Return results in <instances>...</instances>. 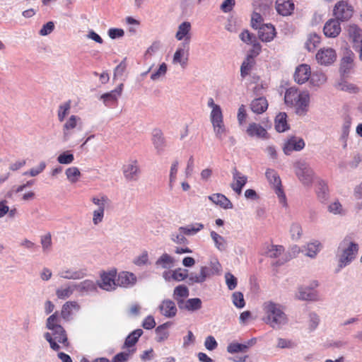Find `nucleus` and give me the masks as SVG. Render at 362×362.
I'll list each match as a JSON object with an SVG mask.
<instances>
[{
	"label": "nucleus",
	"mask_w": 362,
	"mask_h": 362,
	"mask_svg": "<svg viewBox=\"0 0 362 362\" xmlns=\"http://www.w3.org/2000/svg\"><path fill=\"white\" fill-rule=\"evenodd\" d=\"M45 327L50 332H45L43 337L49 344L50 348L52 350L59 351L60 349L59 344H62L65 347L69 346L66 332L60 325V320L57 312H55L47 319Z\"/></svg>",
	"instance_id": "1"
},
{
	"label": "nucleus",
	"mask_w": 362,
	"mask_h": 362,
	"mask_svg": "<svg viewBox=\"0 0 362 362\" xmlns=\"http://www.w3.org/2000/svg\"><path fill=\"white\" fill-rule=\"evenodd\" d=\"M262 310L263 321L272 329H280L288 325L289 320L281 304L267 300L262 304Z\"/></svg>",
	"instance_id": "2"
},
{
	"label": "nucleus",
	"mask_w": 362,
	"mask_h": 362,
	"mask_svg": "<svg viewBox=\"0 0 362 362\" xmlns=\"http://www.w3.org/2000/svg\"><path fill=\"white\" fill-rule=\"evenodd\" d=\"M284 100L287 105L296 108L298 115H304L308 111L310 94L308 91H299L291 87L286 90Z\"/></svg>",
	"instance_id": "3"
},
{
	"label": "nucleus",
	"mask_w": 362,
	"mask_h": 362,
	"mask_svg": "<svg viewBox=\"0 0 362 362\" xmlns=\"http://www.w3.org/2000/svg\"><path fill=\"white\" fill-rule=\"evenodd\" d=\"M358 245L352 241L350 238H345L339 244L338 247V269L350 264L356 257L358 252Z\"/></svg>",
	"instance_id": "4"
},
{
	"label": "nucleus",
	"mask_w": 362,
	"mask_h": 362,
	"mask_svg": "<svg viewBox=\"0 0 362 362\" xmlns=\"http://www.w3.org/2000/svg\"><path fill=\"white\" fill-rule=\"evenodd\" d=\"M207 105L211 108L209 118L215 136L221 140L226 132L222 109L219 105L214 103L212 98L208 99Z\"/></svg>",
	"instance_id": "5"
},
{
	"label": "nucleus",
	"mask_w": 362,
	"mask_h": 362,
	"mask_svg": "<svg viewBox=\"0 0 362 362\" xmlns=\"http://www.w3.org/2000/svg\"><path fill=\"white\" fill-rule=\"evenodd\" d=\"M294 170L296 177L303 186L312 185L315 173L308 163L303 160L297 161L294 163Z\"/></svg>",
	"instance_id": "6"
},
{
	"label": "nucleus",
	"mask_w": 362,
	"mask_h": 362,
	"mask_svg": "<svg viewBox=\"0 0 362 362\" xmlns=\"http://www.w3.org/2000/svg\"><path fill=\"white\" fill-rule=\"evenodd\" d=\"M83 127V122L80 117L71 115L63 124V140L69 141L72 139L76 132L82 131Z\"/></svg>",
	"instance_id": "7"
},
{
	"label": "nucleus",
	"mask_w": 362,
	"mask_h": 362,
	"mask_svg": "<svg viewBox=\"0 0 362 362\" xmlns=\"http://www.w3.org/2000/svg\"><path fill=\"white\" fill-rule=\"evenodd\" d=\"M267 181L274 189L279 202L284 206L286 205V195L281 188V181L278 173L273 169H267L265 173Z\"/></svg>",
	"instance_id": "8"
},
{
	"label": "nucleus",
	"mask_w": 362,
	"mask_h": 362,
	"mask_svg": "<svg viewBox=\"0 0 362 362\" xmlns=\"http://www.w3.org/2000/svg\"><path fill=\"white\" fill-rule=\"evenodd\" d=\"M354 13L352 6L349 5L346 1L337 2L333 9V14L335 19L340 21H346L350 19Z\"/></svg>",
	"instance_id": "9"
},
{
	"label": "nucleus",
	"mask_w": 362,
	"mask_h": 362,
	"mask_svg": "<svg viewBox=\"0 0 362 362\" xmlns=\"http://www.w3.org/2000/svg\"><path fill=\"white\" fill-rule=\"evenodd\" d=\"M117 272L115 269L108 272H103L100 274V280L98 281L97 285L107 291H111L117 287Z\"/></svg>",
	"instance_id": "10"
},
{
	"label": "nucleus",
	"mask_w": 362,
	"mask_h": 362,
	"mask_svg": "<svg viewBox=\"0 0 362 362\" xmlns=\"http://www.w3.org/2000/svg\"><path fill=\"white\" fill-rule=\"evenodd\" d=\"M189 60V46L180 45L175 52L172 60L174 65H180L182 69L187 66Z\"/></svg>",
	"instance_id": "11"
},
{
	"label": "nucleus",
	"mask_w": 362,
	"mask_h": 362,
	"mask_svg": "<svg viewBox=\"0 0 362 362\" xmlns=\"http://www.w3.org/2000/svg\"><path fill=\"white\" fill-rule=\"evenodd\" d=\"M315 58L320 64L329 66L335 62L337 54L332 48H322L317 52Z\"/></svg>",
	"instance_id": "12"
},
{
	"label": "nucleus",
	"mask_w": 362,
	"mask_h": 362,
	"mask_svg": "<svg viewBox=\"0 0 362 362\" xmlns=\"http://www.w3.org/2000/svg\"><path fill=\"white\" fill-rule=\"evenodd\" d=\"M191 30L192 25L188 21H184L178 25L175 38L178 41H183L182 45L189 46L192 37Z\"/></svg>",
	"instance_id": "13"
},
{
	"label": "nucleus",
	"mask_w": 362,
	"mask_h": 362,
	"mask_svg": "<svg viewBox=\"0 0 362 362\" xmlns=\"http://www.w3.org/2000/svg\"><path fill=\"white\" fill-rule=\"evenodd\" d=\"M123 174L128 181H135L139 178L140 168L136 160H130L123 166Z\"/></svg>",
	"instance_id": "14"
},
{
	"label": "nucleus",
	"mask_w": 362,
	"mask_h": 362,
	"mask_svg": "<svg viewBox=\"0 0 362 362\" xmlns=\"http://www.w3.org/2000/svg\"><path fill=\"white\" fill-rule=\"evenodd\" d=\"M233 182L230 183V187L233 190L240 195L243 187L247 182V177L239 172L236 168L232 170Z\"/></svg>",
	"instance_id": "15"
},
{
	"label": "nucleus",
	"mask_w": 362,
	"mask_h": 362,
	"mask_svg": "<svg viewBox=\"0 0 362 362\" xmlns=\"http://www.w3.org/2000/svg\"><path fill=\"white\" fill-rule=\"evenodd\" d=\"M151 142L158 154L162 153L165 147L166 141L163 133L159 129H154L151 133Z\"/></svg>",
	"instance_id": "16"
},
{
	"label": "nucleus",
	"mask_w": 362,
	"mask_h": 362,
	"mask_svg": "<svg viewBox=\"0 0 362 362\" xmlns=\"http://www.w3.org/2000/svg\"><path fill=\"white\" fill-rule=\"evenodd\" d=\"M59 276L65 279L79 280L86 276V269L64 268L59 272Z\"/></svg>",
	"instance_id": "17"
},
{
	"label": "nucleus",
	"mask_w": 362,
	"mask_h": 362,
	"mask_svg": "<svg viewBox=\"0 0 362 362\" xmlns=\"http://www.w3.org/2000/svg\"><path fill=\"white\" fill-rule=\"evenodd\" d=\"M305 147V142L303 139L292 136L284 144L283 151L285 154L289 155L293 151H300Z\"/></svg>",
	"instance_id": "18"
},
{
	"label": "nucleus",
	"mask_w": 362,
	"mask_h": 362,
	"mask_svg": "<svg viewBox=\"0 0 362 362\" xmlns=\"http://www.w3.org/2000/svg\"><path fill=\"white\" fill-rule=\"evenodd\" d=\"M310 67L308 64H300L296 67L293 77L298 84H303L310 78Z\"/></svg>",
	"instance_id": "19"
},
{
	"label": "nucleus",
	"mask_w": 362,
	"mask_h": 362,
	"mask_svg": "<svg viewBox=\"0 0 362 362\" xmlns=\"http://www.w3.org/2000/svg\"><path fill=\"white\" fill-rule=\"evenodd\" d=\"M246 133L249 136L266 139L268 138L267 130L259 124L251 122L249 124Z\"/></svg>",
	"instance_id": "20"
},
{
	"label": "nucleus",
	"mask_w": 362,
	"mask_h": 362,
	"mask_svg": "<svg viewBox=\"0 0 362 362\" xmlns=\"http://www.w3.org/2000/svg\"><path fill=\"white\" fill-rule=\"evenodd\" d=\"M259 38L262 42H271L276 35V30L272 24H264L258 28Z\"/></svg>",
	"instance_id": "21"
},
{
	"label": "nucleus",
	"mask_w": 362,
	"mask_h": 362,
	"mask_svg": "<svg viewBox=\"0 0 362 362\" xmlns=\"http://www.w3.org/2000/svg\"><path fill=\"white\" fill-rule=\"evenodd\" d=\"M324 34L328 37H336L341 32V25L337 19H329L324 25Z\"/></svg>",
	"instance_id": "22"
},
{
	"label": "nucleus",
	"mask_w": 362,
	"mask_h": 362,
	"mask_svg": "<svg viewBox=\"0 0 362 362\" xmlns=\"http://www.w3.org/2000/svg\"><path fill=\"white\" fill-rule=\"evenodd\" d=\"M322 249V244L317 240H312L307 243L303 249V252H305V255L310 258H315L317 254Z\"/></svg>",
	"instance_id": "23"
},
{
	"label": "nucleus",
	"mask_w": 362,
	"mask_h": 362,
	"mask_svg": "<svg viewBox=\"0 0 362 362\" xmlns=\"http://www.w3.org/2000/svg\"><path fill=\"white\" fill-rule=\"evenodd\" d=\"M211 276L209 267L202 266L200 267L199 272H191L189 274V281L191 284H202L204 282L208 277Z\"/></svg>",
	"instance_id": "24"
},
{
	"label": "nucleus",
	"mask_w": 362,
	"mask_h": 362,
	"mask_svg": "<svg viewBox=\"0 0 362 362\" xmlns=\"http://www.w3.org/2000/svg\"><path fill=\"white\" fill-rule=\"evenodd\" d=\"M295 6L292 0H276V9L278 13L283 16H290Z\"/></svg>",
	"instance_id": "25"
},
{
	"label": "nucleus",
	"mask_w": 362,
	"mask_h": 362,
	"mask_svg": "<svg viewBox=\"0 0 362 362\" xmlns=\"http://www.w3.org/2000/svg\"><path fill=\"white\" fill-rule=\"evenodd\" d=\"M160 313L166 317L172 318L177 314L175 303L169 299L164 300L159 305Z\"/></svg>",
	"instance_id": "26"
},
{
	"label": "nucleus",
	"mask_w": 362,
	"mask_h": 362,
	"mask_svg": "<svg viewBox=\"0 0 362 362\" xmlns=\"http://www.w3.org/2000/svg\"><path fill=\"white\" fill-rule=\"evenodd\" d=\"M136 282V276L131 272H122L119 274L117 279V286L129 287Z\"/></svg>",
	"instance_id": "27"
},
{
	"label": "nucleus",
	"mask_w": 362,
	"mask_h": 362,
	"mask_svg": "<svg viewBox=\"0 0 362 362\" xmlns=\"http://www.w3.org/2000/svg\"><path fill=\"white\" fill-rule=\"evenodd\" d=\"M74 284L76 290L78 291L81 296L88 295L97 290V284L90 279H86L79 283H74Z\"/></svg>",
	"instance_id": "28"
},
{
	"label": "nucleus",
	"mask_w": 362,
	"mask_h": 362,
	"mask_svg": "<svg viewBox=\"0 0 362 362\" xmlns=\"http://www.w3.org/2000/svg\"><path fill=\"white\" fill-rule=\"evenodd\" d=\"M296 298L301 300H315L317 294L309 287L300 286L295 294Z\"/></svg>",
	"instance_id": "29"
},
{
	"label": "nucleus",
	"mask_w": 362,
	"mask_h": 362,
	"mask_svg": "<svg viewBox=\"0 0 362 362\" xmlns=\"http://www.w3.org/2000/svg\"><path fill=\"white\" fill-rule=\"evenodd\" d=\"M74 291H76L74 283L69 282L59 287L56 290V296L59 299L65 300L71 297Z\"/></svg>",
	"instance_id": "30"
},
{
	"label": "nucleus",
	"mask_w": 362,
	"mask_h": 362,
	"mask_svg": "<svg viewBox=\"0 0 362 362\" xmlns=\"http://www.w3.org/2000/svg\"><path fill=\"white\" fill-rule=\"evenodd\" d=\"M209 199L215 204L218 205L225 209H230L233 208V204L223 194H214L209 197Z\"/></svg>",
	"instance_id": "31"
},
{
	"label": "nucleus",
	"mask_w": 362,
	"mask_h": 362,
	"mask_svg": "<svg viewBox=\"0 0 362 362\" xmlns=\"http://www.w3.org/2000/svg\"><path fill=\"white\" fill-rule=\"evenodd\" d=\"M189 293V289L185 285H179L175 288L173 298L177 301L179 308L184 303L185 298L188 297Z\"/></svg>",
	"instance_id": "32"
},
{
	"label": "nucleus",
	"mask_w": 362,
	"mask_h": 362,
	"mask_svg": "<svg viewBox=\"0 0 362 362\" xmlns=\"http://www.w3.org/2000/svg\"><path fill=\"white\" fill-rule=\"evenodd\" d=\"M268 103L265 98L259 97L254 99L250 103L251 110L256 114H262L267 110Z\"/></svg>",
	"instance_id": "33"
},
{
	"label": "nucleus",
	"mask_w": 362,
	"mask_h": 362,
	"mask_svg": "<svg viewBox=\"0 0 362 362\" xmlns=\"http://www.w3.org/2000/svg\"><path fill=\"white\" fill-rule=\"evenodd\" d=\"M347 33L349 40L353 45L361 42L362 41V30L355 24H351L347 27Z\"/></svg>",
	"instance_id": "34"
},
{
	"label": "nucleus",
	"mask_w": 362,
	"mask_h": 362,
	"mask_svg": "<svg viewBox=\"0 0 362 362\" xmlns=\"http://www.w3.org/2000/svg\"><path fill=\"white\" fill-rule=\"evenodd\" d=\"M79 309L80 305L76 301H67L62 305L61 316L65 320H69L73 310H78Z\"/></svg>",
	"instance_id": "35"
},
{
	"label": "nucleus",
	"mask_w": 362,
	"mask_h": 362,
	"mask_svg": "<svg viewBox=\"0 0 362 362\" xmlns=\"http://www.w3.org/2000/svg\"><path fill=\"white\" fill-rule=\"evenodd\" d=\"M284 252L282 245H266L263 248V255L270 258H276Z\"/></svg>",
	"instance_id": "36"
},
{
	"label": "nucleus",
	"mask_w": 362,
	"mask_h": 362,
	"mask_svg": "<svg viewBox=\"0 0 362 362\" xmlns=\"http://www.w3.org/2000/svg\"><path fill=\"white\" fill-rule=\"evenodd\" d=\"M210 236L218 250L223 252L227 249L228 243L225 238L214 230L211 231Z\"/></svg>",
	"instance_id": "37"
},
{
	"label": "nucleus",
	"mask_w": 362,
	"mask_h": 362,
	"mask_svg": "<svg viewBox=\"0 0 362 362\" xmlns=\"http://www.w3.org/2000/svg\"><path fill=\"white\" fill-rule=\"evenodd\" d=\"M202 306V302L199 298H189L185 300L184 303L180 305V309H185L188 311H196L199 310Z\"/></svg>",
	"instance_id": "38"
},
{
	"label": "nucleus",
	"mask_w": 362,
	"mask_h": 362,
	"mask_svg": "<svg viewBox=\"0 0 362 362\" xmlns=\"http://www.w3.org/2000/svg\"><path fill=\"white\" fill-rule=\"evenodd\" d=\"M285 112L279 113L275 118V129L279 132H284L288 129Z\"/></svg>",
	"instance_id": "39"
},
{
	"label": "nucleus",
	"mask_w": 362,
	"mask_h": 362,
	"mask_svg": "<svg viewBox=\"0 0 362 362\" xmlns=\"http://www.w3.org/2000/svg\"><path fill=\"white\" fill-rule=\"evenodd\" d=\"M351 126V121L349 117L345 118L341 126V133L340 136V141L343 144V148H345L347 146V139L350 132Z\"/></svg>",
	"instance_id": "40"
},
{
	"label": "nucleus",
	"mask_w": 362,
	"mask_h": 362,
	"mask_svg": "<svg viewBox=\"0 0 362 362\" xmlns=\"http://www.w3.org/2000/svg\"><path fill=\"white\" fill-rule=\"evenodd\" d=\"M204 228V225L201 223H195L194 224L181 226L179 231L184 233L185 235H194Z\"/></svg>",
	"instance_id": "41"
},
{
	"label": "nucleus",
	"mask_w": 362,
	"mask_h": 362,
	"mask_svg": "<svg viewBox=\"0 0 362 362\" xmlns=\"http://www.w3.org/2000/svg\"><path fill=\"white\" fill-rule=\"evenodd\" d=\"M175 259L167 253L163 254L156 261V264L163 269H170L174 266Z\"/></svg>",
	"instance_id": "42"
},
{
	"label": "nucleus",
	"mask_w": 362,
	"mask_h": 362,
	"mask_svg": "<svg viewBox=\"0 0 362 362\" xmlns=\"http://www.w3.org/2000/svg\"><path fill=\"white\" fill-rule=\"evenodd\" d=\"M327 81L326 75L320 71H316L311 74L310 83L313 86L320 87Z\"/></svg>",
	"instance_id": "43"
},
{
	"label": "nucleus",
	"mask_w": 362,
	"mask_h": 362,
	"mask_svg": "<svg viewBox=\"0 0 362 362\" xmlns=\"http://www.w3.org/2000/svg\"><path fill=\"white\" fill-rule=\"evenodd\" d=\"M91 202L96 206L95 209H105V208L109 205L110 200L107 196L103 194H99L97 196H94L91 198Z\"/></svg>",
	"instance_id": "44"
},
{
	"label": "nucleus",
	"mask_w": 362,
	"mask_h": 362,
	"mask_svg": "<svg viewBox=\"0 0 362 362\" xmlns=\"http://www.w3.org/2000/svg\"><path fill=\"white\" fill-rule=\"evenodd\" d=\"M320 37L315 33L310 34L305 43V48L309 51H313L320 44Z\"/></svg>",
	"instance_id": "45"
},
{
	"label": "nucleus",
	"mask_w": 362,
	"mask_h": 362,
	"mask_svg": "<svg viewBox=\"0 0 362 362\" xmlns=\"http://www.w3.org/2000/svg\"><path fill=\"white\" fill-rule=\"evenodd\" d=\"M316 193L319 200L321 202H325L327 200L329 196L328 188L327 185L324 182L320 181L318 182Z\"/></svg>",
	"instance_id": "46"
},
{
	"label": "nucleus",
	"mask_w": 362,
	"mask_h": 362,
	"mask_svg": "<svg viewBox=\"0 0 362 362\" xmlns=\"http://www.w3.org/2000/svg\"><path fill=\"white\" fill-rule=\"evenodd\" d=\"M71 110V102L66 101L59 106L57 117L59 122H63Z\"/></svg>",
	"instance_id": "47"
},
{
	"label": "nucleus",
	"mask_w": 362,
	"mask_h": 362,
	"mask_svg": "<svg viewBox=\"0 0 362 362\" xmlns=\"http://www.w3.org/2000/svg\"><path fill=\"white\" fill-rule=\"evenodd\" d=\"M65 174L67 180L71 183H76L78 182L81 175L79 169L76 167H70L67 168L65 171Z\"/></svg>",
	"instance_id": "48"
},
{
	"label": "nucleus",
	"mask_w": 362,
	"mask_h": 362,
	"mask_svg": "<svg viewBox=\"0 0 362 362\" xmlns=\"http://www.w3.org/2000/svg\"><path fill=\"white\" fill-rule=\"evenodd\" d=\"M142 334L143 331L141 329H138L132 332L126 338L124 346L128 348L134 346Z\"/></svg>",
	"instance_id": "49"
},
{
	"label": "nucleus",
	"mask_w": 362,
	"mask_h": 362,
	"mask_svg": "<svg viewBox=\"0 0 362 362\" xmlns=\"http://www.w3.org/2000/svg\"><path fill=\"white\" fill-rule=\"evenodd\" d=\"M253 64L254 60L252 56L248 55L240 66V74L242 77H245L249 74Z\"/></svg>",
	"instance_id": "50"
},
{
	"label": "nucleus",
	"mask_w": 362,
	"mask_h": 362,
	"mask_svg": "<svg viewBox=\"0 0 362 362\" xmlns=\"http://www.w3.org/2000/svg\"><path fill=\"white\" fill-rule=\"evenodd\" d=\"M290 235L293 240H298L303 234V229L300 223H293L290 226Z\"/></svg>",
	"instance_id": "51"
},
{
	"label": "nucleus",
	"mask_w": 362,
	"mask_h": 362,
	"mask_svg": "<svg viewBox=\"0 0 362 362\" xmlns=\"http://www.w3.org/2000/svg\"><path fill=\"white\" fill-rule=\"evenodd\" d=\"M354 55L352 52L343 57L341 64V70L346 73L349 71L353 66Z\"/></svg>",
	"instance_id": "52"
},
{
	"label": "nucleus",
	"mask_w": 362,
	"mask_h": 362,
	"mask_svg": "<svg viewBox=\"0 0 362 362\" xmlns=\"http://www.w3.org/2000/svg\"><path fill=\"white\" fill-rule=\"evenodd\" d=\"M167 71L168 66L165 63L163 62L159 66L157 70L152 73L151 75V79L153 81L160 80L165 76Z\"/></svg>",
	"instance_id": "53"
},
{
	"label": "nucleus",
	"mask_w": 362,
	"mask_h": 362,
	"mask_svg": "<svg viewBox=\"0 0 362 362\" xmlns=\"http://www.w3.org/2000/svg\"><path fill=\"white\" fill-rule=\"evenodd\" d=\"M119 97V96L117 95L114 90H112L109 93L103 94L100 96V99L103 100L106 106H108L115 103L117 101Z\"/></svg>",
	"instance_id": "54"
},
{
	"label": "nucleus",
	"mask_w": 362,
	"mask_h": 362,
	"mask_svg": "<svg viewBox=\"0 0 362 362\" xmlns=\"http://www.w3.org/2000/svg\"><path fill=\"white\" fill-rule=\"evenodd\" d=\"M337 88L340 90L351 93H356L358 91V88L354 84L346 81H341L338 83Z\"/></svg>",
	"instance_id": "55"
},
{
	"label": "nucleus",
	"mask_w": 362,
	"mask_h": 362,
	"mask_svg": "<svg viewBox=\"0 0 362 362\" xmlns=\"http://www.w3.org/2000/svg\"><path fill=\"white\" fill-rule=\"evenodd\" d=\"M40 243L42 245V251L44 253H48L52 248V236L50 233H47L42 235L40 238Z\"/></svg>",
	"instance_id": "56"
},
{
	"label": "nucleus",
	"mask_w": 362,
	"mask_h": 362,
	"mask_svg": "<svg viewBox=\"0 0 362 362\" xmlns=\"http://www.w3.org/2000/svg\"><path fill=\"white\" fill-rule=\"evenodd\" d=\"M57 160L60 164L69 165L73 163L74 156L73 153L66 151L59 154Z\"/></svg>",
	"instance_id": "57"
},
{
	"label": "nucleus",
	"mask_w": 362,
	"mask_h": 362,
	"mask_svg": "<svg viewBox=\"0 0 362 362\" xmlns=\"http://www.w3.org/2000/svg\"><path fill=\"white\" fill-rule=\"evenodd\" d=\"M328 211L334 215L344 214V210L341 203L336 200L332 202L327 207Z\"/></svg>",
	"instance_id": "58"
},
{
	"label": "nucleus",
	"mask_w": 362,
	"mask_h": 362,
	"mask_svg": "<svg viewBox=\"0 0 362 362\" xmlns=\"http://www.w3.org/2000/svg\"><path fill=\"white\" fill-rule=\"evenodd\" d=\"M187 277L189 278V274L187 269L178 268L172 271V279L176 281H182Z\"/></svg>",
	"instance_id": "59"
},
{
	"label": "nucleus",
	"mask_w": 362,
	"mask_h": 362,
	"mask_svg": "<svg viewBox=\"0 0 362 362\" xmlns=\"http://www.w3.org/2000/svg\"><path fill=\"white\" fill-rule=\"evenodd\" d=\"M179 161L177 160H175L170 166V175H169V182L170 187L173 188V184L175 182L177 179V173L178 171Z\"/></svg>",
	"instance_id": "60"
},
{
	"label": "nucleus",
	"mask_w": 362,
	"mask_h": 362,
	"mask_svg": "<svg viewBox=\"0 0 362 362\" xmlns=\"http://www.w3.org/2000/svg\"><path fill=\"white\" fill-rule=\"evenodd\" d=\"M248 349V345L231 343L227 347V351L230 354H235L238 352H245Z\"/></svg>",
	"instance_id": "61"
},
{
	"label": "nucleus",
	"mask_w": 362,
	"mask_h": 362,
	"mask_svg": "<svg viewBox=\"0 0 362 362\" xmlns=\"http://www.w3.org/2000/svg\"><path fill=\"white\" fill-rule=\"evenodd\" d=\"M105 216V209H95L93 211L92 221L94 226H98L103 221Z\"/></svg>",
	"instance_id": "62"
},
{
	"label": "nucleus",
	"mask_w": 362,
	"mask_h": 362,
	"mask_svg": "<svg viewBox=\"0 0 362 362\" xmlns=\"http://www.w3.org/2000/svg\"><path fill=\"white\" fill-rule=\"evenodd\" d=\"M232 300L233 305L238 308H243L245 305L243 294L239 291L233 293Z\"/></svg>",
	"instance_id": "63"
},
{
	"label": "nucleus",
	"mask_w": 362,
	"mask_h": 362,
	"mask_svg": "<svg viewBox=\"0 0 362 362\" xmlns=\"http://www.w3.org/2000/svg\"><path fill=\"white\" fill-rule=\"evenodd\" d=\"M170 240L176 244H185L187 243L184 233L179 231V230L177 232H174L170 235Z\"/></svg>",
	"instance_id": "64"
}]
</instances>
